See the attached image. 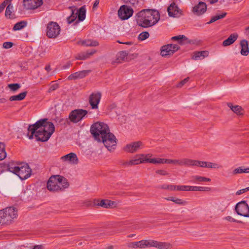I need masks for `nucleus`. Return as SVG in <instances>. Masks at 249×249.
<instances>
[{"label": "nucleus", "instance_id": "nucleus-1", "mask_svg": "<svg viewBox=\"0 0 249 249\" xmlns=\"http://www.w3.org/2000/svg\"><path fill=\"white\" fill-rule=\"evenodd\" d=\"M90 132L95 139L102 142L109 151L114 150L116 146V139L115 136L110 132L107 125L104 123H96L92 125Z\"/></svg>", "mask_w": 249, "mask_h": 249}, {"label": "nucleus", "instance_id": "nucleus-2", "mask_svg": "<svg viewBox=\"0 0 249 249\" xmlns=\"http://www.w3.org/2000/svg\"><path fill=\"white\" fill-rule=\"evenodd\" d=\"M47 121V119H41L35 124L30 125L27 134L29 139H32L35 135L37 141H47L54 132L55 128L52 123Z\"/></svg>", "mask_w": 249, "mask_h": 249}, {"label": "nucleus", "instance_id": "nucleus-3", "mask_svg": "<svg viewBox=\"0 0 249 249\" xmlns=\"http://www.w3.org/2000/svg\"><path fill=\"white\" fill-rule=\"evenodd\" d=\"M160 18V15L158 11L144 9L137 14L136 21L139 26L147 28L155 25Z\"/></svg>", "mask_w": 249, "mask_h": 249}, {"label": "nucleus", "instance_id": "nucleus-4", "mask_svg": "<svg viewBox=\"0 0 249 249\" xmlns=\"http://www.w3.org/2000/svg\"><path fill=\"white\" fill-rule=\"evenodd\" d=\"M7 170L17 175L21 180L30 177L32 172V170L27 163H17L14 161L10 162L7 164Z\"/></svg>", "mask_w": 249, "mask_h": 249}, {"label": "nucleus", "instance_id": "nucleus-5", "mask_svg": "<svg viewBox=\"0 0 249 249\" xmlns=\"http://www.w3.org/2000/svg\"><path fill=\"white\" fill-rule=\"evenodd\" d=\"M69 186V183L68 180L60 175L52 176L47 183L48 190L53 192L63 191L65 189L68 188Z\"/></svg>", "mask_w": 249, "mask_h": 249}, {"label": "nucleus", "instance_id": "nucleus-6", "mask_svg": "<svg viewBox=\"0 0 249 249\" xmlns=\"http://www.w3.org/2000/svg\"><path fill=\"white\" fill-rule=\"evenodd\" d=\"M18 216L16 208L9 207L0 210V224H9Z\"/></svg>", "mask_w": 249, "mask_h": 249}, {"label": "nucleus", "instance_id": "nucleus-7", "mask_svg": "<svg viewBox=\"0 0 249 249\" xmlns=\"http://www.w3.org/2000/svg\"><path fill=\"white\" fill-rule=\"evenodd\" d=\"M71 11V15L67 18L68 24L74 22V24H77L85 19L86 10L85 6L81 7L78 10L75 9Z\"/></svg>", "mask_w": 249, "mask_h": 249}, {"label": "nucleus", "instance_id": "nucleus-8", "mask_svg": "<svg viewBox=\"0 0 249 249\" xmlns=\"http://www.w3.org/2000/svg\"><path fill=\"white\" fill-rule=\"evenodd\" d=\"M60 27L56 22L50 21L47 26L46 35L50 38H55L60 33Z\"/></svg>", "mask_w": 249, "mask_h": 249}, {"label": "nucleus", "instance_id": "nucleus-9", "mask_svg": "<svg viewBox=\"0 0 249 249\" xmlns=\"http://www.w3.org/2000/svg\"><path fill=\"white\" fill-rule=\"evenodd\" d=\"M88 114L86 110L82 109H77L71 111L69 115L70 121L76 123L82 120L83 118Z\"/></svg>", "mask_w": 249, "mask_h": 249}, {"label": "nucleus", "instance_id": "nucleus-10", "mask_svg": "<svg viewBox=\"0 0 249 249\" xmlns=\"http://www.w3.org/2000/svg\"><path fill=\"white\" fill-rule=\"evenodd\" d=\"M133 12L132 7H129L124 4L122 5L118 10V15L122 20L127 19L132 16Z\"/></svg>", "mask_w": 249, "mask_h": 249}, {"label": "nucleus", "instance_id": "nucleus-11", "mask_svg": "<svg viewBox=\"0 0 249 249\" xmlns=\"http://www.w3.org/2000/svg\"><path fill=\"white\" fill-rule=\"evenodd\" d=\"M235 211L238 215L249 217V206L245 201H242L236 204Z\"/></svg>", "mask_w": 249, "mask_h": 249}, {"label": "nucleus", "instance_id": "nucleus-12", "mask_svg": "<svg viewBox=\"0 0 249 249\" xmlns=\"http://www.w3.org/2000/svg\"><path fill=\"white\" fill-rule=\"evenodd\" d=\"M143 146V143L141 141H136L127 144L124 147V150L127 153H134L142 149Z\"/></svg>", "mask_w": 249, "mask_h": 249}, {"label": "nucleus", "instance_id": "nucleus-13", "mask_svg": "<svg viewBox=\"0 0 249 249\" xmlns=\"http://www.w3.org/2000/svg\"><path fill=\"white\" fill-rule=\"evenodd\" d=\"M179 47L176 44H168L163 46L161 48V55L162 56H167L173 54L175 52L179 49Z\"/></svg>", "mask_w": 249, "mask_h": 249}, {"label": "nucleus", "instance_id": "nucleus-14", "mask_svg": "<svg viewBox=\"0 0 249 249\" xmlns=\"http://www.w3.org/2000/svg\"><path fill=\"white\" fill-rule=\"evenodd\" d=\"M43 0H23V6L27 9H35L43 3Z\"/></svg>", "mask_w": 249, "mask_h": 249}, {"label": "nucleus", "instance_id": "nucleus-15", "mask_svg": "<svg viewBox=\"0 0 249 249\" xmlns=\"http://www.w3.org/2000/svg\"><path fill=\"white\" fill-rule=\"evenodd\" d=\"M206 3L199 1V3L195 5L192 10L193 13L196 16H199L204 14L207 9Z\"/></svg>", "mask_w": 249, "mask_h": 249}, {"label": "nucleus", "instance_id": "nucleus-16", "mask_svg": "<svg viewBox=\"0 0 249 249\" xmlns=\"http://www.w3.org/2000/svg\"><path fill=\"white\" fill-rule=\"evenodd\" d=\"M101 94L98 92L97 93H92L89 99V102L93 109L98 108V104L100 101Z\"/></svg>", "mask_w": 249, "mask_h": 249}, {"label": "nucleus", "instance_id": "nucleus-17", "mask_svg": "<svg viewBox=\"0 0 249 249\" xmlns=\"http://www.w3.org/2000/svg\"><path fill=\"white\" fill-rule=\"evenodd\" d=\"M91 71V70H83L77 71L69 75L68 77V79L69 80H75L78 79L83 78L88 75Z\"/></svg>", "mask_w": 249, "mask_h": 249}, {"label": "nucleus", "instance_id": "nucleus-18", "mask_svg": "<svg viewBox=\"0 0 249 249\" xmlns=\"http://www.w3.org/2000/svg\"><path fill=\"white\" fill-rule=\"evenodd\" d=\"M172 40H176L181 45L186 44H195L196 41L194 40H190L184 35H179L172 37Z\"/></svg>", "mask_w": 249, "mask_h": 249}, {"label": "nucleus", "instance_id": "nucleus-19", "mask_svg": "<svg viewBox=\"0 0 249 249\" xmlns=\"http://www.w3.org/2000/svg\"><path fill=\"white\" fill-rule=\"evenodd\" d=\"M63 161H68L73 164H77L78 163V159L76 154L70 153L61 158Z\"/></svg>", "mask_w": 249, "mask_h": 249}, {"label": "nucleus", "instance_id": "nucleus-20", "mask_svg": "<svg viewBox=\"0 0 249 249\" xmlns=\"http://www.w3.org/2000/svg\"><path fill=\"white\" fill-rule=\"evenodd\" d=\"M167 11L170 17H176L180 14L178 7L174 2L172 3L168 7Z\"/></svg>", "mask_w": 249, "mask_h": 249}, {"label": "nucleus", "instance_id": "nucleus-21", "mask_svg": "<svg viewBox=\"0 0 249 249\" xmlns=\"http://www.w3.org/2000/svg\"><path fill=\"white\" fill-rule=\"evenodd\" d=\"M238 35L237 33L231 34L229 37L225 40L223 43V46H228L233 44L238 38Z\"/></svg>", "mask_w": 249, "mask_h": 249}, {"label": "nucleus", "instance_id": "nucleus-22", "mask_svg": "<svg viewBox=\"0 0 249 249\" xmlns=\"http://www.w3.org/2000/svg\"><path fill=\"white\" fill-rule=\"evenodd\" d=\"M241 50L240 52L242 55L247 56L249 53L248 42L246 40H242L240 42Z\"/></svg>", "mask_w": 249, "mask_h": 249}, {"label": "nucleus", "instance_id": "nucleus-23", "mask_svg": "<svg viewBox=\"0 0 249 249\" xmlns=\"http://www.w3.org/2000/svg\"><path fill=\"white\" fill-rule=\"evenodd\" d=\"M208 52L205 51L196 52L192 56V59L194 60H201L208 56Z\"/></svg>", "mask_w": 249, "mask_h": 249}, {"label": "nucleus", "instance_id": "nucleus-24", "mask_svg": "<svg viewBox=\"0 0 249 249\" xmlns=\"http://www.w3.org/2000/svg\"><path fill=\"white\" fill-rule=\"evenodd\" d=\"M78 43L85 46L95 47L99 45V43L98 41L91 39H86L84 40H81L79 41Z\"/></svg>", "mask_w": 249, "mask_h": 249}, {"label": "nucleus", "instance_id": "nucleus-25", "mask_svg": "<svg viewBox=\"0 0 249 249\" xmlns=\"http://www.w3.org/2000/svg\"><path fill=\"white\" fill-rule=\"evenodd\" d=\"M155 248L158 249H171L172 248V245L167 242L156 241Z\"/></svg>", "mask_w": 249, "mask_h": 249}, {"label": "nucleus", "instance_id": "nucleus-26", "mask_svg": "<svg viewBox=\"0 0 249 249\" xmlns=\"http://www.w3.org/2000/svg\"><path fill=\"white\" fill-rule=\"evenodd\" d=\"M156 240H142V249L150 247H156Z\"/></svg>", "mask_w": 249, "mask_h": 249}, {"label": "nucleus", "instance_id": "nucleus-27", "mask_svg": "<svg viewBox=\"0 0 249 249\" xmlns=\"http://www.w3.org/2000/svg\"><path fill=\"white\" fill-rule=\"evenodd\" d=\"M165 199L168 201H173L175 203L179 205L185 206L187 204V201H186L185 200L173 196L166 197L165 198Z\"/></svg>", "mask_w": 249, "mask_h": 249}, {"label": "nucleus", "instance_id": "nucleus-28", "mask_svg": "<svg viewBox=\"0 0 249 249\" xmlns=\"http://www.w3.org/2000/svg\"><path fill=\"white\" fill-rule=\"evenodd\" d=\"M123 2L129 7L136 8L140 6L139 0H123Z\"/></svg>", "mask_w": 249, "mask_h": 249}, {"label": "nucleus", "instance_id": "nucleus-29", "mask_svg": "<svg viewBox=\"0 0 249 249\" xmlns=\"http://www.w3.org/2000/svg\"><path fill=\"white\" fill-rule=\"evenodd\" d=\"M191 181L193 182H210L211 180L210 178L199 176H193L191 177Z\"/></svg>", "mask_w": 249, "mask_h": 249}, {"label": "nucleus", "instance_id": "nucleus-30", "mask_svg": "<svg viewBox=\"0 0 249 249\" xmlns=\"http://www.w3.org/2000/svg\"><path fill=\"white\" fill-rule=\"evenodd\" d=\"M114 202L111 200L102 199L98 204V205L100 206H101L103 208H111L112 206L114 205Z\"/></svg>", "mask_w": 249, "mask_h": 249}, {"label": "nucleus", "instance_id": "nucleus-31", "mask_svg": "<svg viewBox=\"0 0 249 249\" xmlns=\"http://www.w3.org/2000/svg\"><path fill=\"white\" fill-rule=\"evenodd\" d=\"M227 15L226 12H221L220 14H217L216 15L212 17L210 20L207 22L208 24H211L218 19L224 18Z\"/></svg>", "mask_w": 249, "mask_h": 249}, {"label": "nucleus", "instance_id": "nucleus-32", "mask_svg": "<svg viewBox=\"0 0 249 249\" xmlns=\"http://www.w3.org/2000/svg\"><path fill=\"white\" fill-rule=\"evenodd\" d=\"M27 93V91H24L18 95L12 96L9 98V100L10 101H21L25 98Z\"/></svg>", "mask_w": 249, "mask_h": 249}, {"label": "nucleus", "instance_id": "nucleus-33", "mask_svg": "<svg viewBox=\"0 0 249 249\" xmlns=\"http://www.w3.org/2000/svg\"><path fill=\"white\" fill-rule=\"evenodd\" d=\"M13 10V6L11 3H8V6H7L5 12V16L6 18H13L14 15H12V12Z\"/></svg>", "mask_w": 249, "mask_h": 249}, {"label": "nucleus", "instance_id": "nucleus-34", "mask_svg": "<svg viewBox=\"0 0 249 249\" xmlns=\"http://www.w3.org/2000/svg\"><path fill=\"white\" fill-rule=\"evenodd\" d=\"M195 160L187 158L181 159V166H195Z\"/></svg>", "mask_w": 249, "mask_h": 249}, {"label": "nucleus", "instance_id": "nucleus-35", "mask_svg": "<svg viewBox=\"0 0 249 249\" xmlns=\"http://www.w3.org/2000/svg\"><path fill=\"white\" fill-rule=\"evenodd\" d=\"M27 23L25 21H21L15 24L13 27V30H20L27 26Z\"/></svg>", "mask_w": 249, "mask_h": 249}, {"label": "nucleus", "instance_id": "nucleus-36", "mask_svg": "<svg viewBox=\"0 0 249 249\" xmlns=\"http://www.w3.org/2000/svg\"><path fill=\"white\" fill-rule=\"evenodd\" d=\"M7 156L5 151V145L4 143L0 142V160H4Z\"/></svg>", "mask_w": 249, "mask_h": 249}, {"label": "nucleus", "instance_id": "nucleus-37", "mask_svg": "<svg viewBox=\"0 0 249 249\" xmlns=\"http://www.w3.org/2000/svg\"><path fill=\"white\" fill-rule=\"evenodd\" d=\"M127 247L132 249H142V240L138 242H133L127 244Z\"/></svg>", "mask_w": 249, "mask_h": 249}, {"label": "nucleus", "instance_id": "nucleus-38", "mask_svg": "<svg viewBox=\"0 0 249 249\" xmlns=\"http://www.w3.org/2000/svg\"><path fill=\"white\" fill-rule=\"evenodd\" d=\"M120 164L124 167H127L136 165L133 160H131L128 161L121 160L120 161Z\"/></svg>", "mask_w": 249, "mask_h": 249}, {"label": "nucleus", "instance_id": "nucleus-39", "mask_svg": "<svg viewBox=\"0 0 249 249\" xmlns=\"http://www.w3.org/2000/svg\"><path fill=\"white\" fill-rule=\"evenodd\" d=\"M148 155H145V154H137V157H139L140 159V161H142L141 163H143L144 162H149L150 163V161L151 159L148 158Z\"/></svg>", "mask_w": 249, "mask_h": 249}, {"label": "nucleus", "instance_id": "nucleus-40", "mask_svg": "<svg viewBox=\"0 0 249 249\" xmlns=\"http://www.w3.org/2000/svg\"><path fill=\"white\" fill-rule=\"evenodd\" d=\"M166 159L161 158H152L151 159L150 163L153 164H163L165 163Z\"/></svg>", "mask_w": 249, "mask_h": 249}, {"label": "nucleus", "instance_id": "nucleus-41", "mask_svg": "<svg viewBox=\"0 0 249 249\" xmlns=\"http://www.w3.org/2000/svg\"><path fill=\"white\" fill-rule=\"evenodd\" d=\"M221 166L216 163L206 162L205 168L218 169Z\"/></svg>", "mask_w": 249, "mask_h": 249}, {"label": "nucleus", "instance_id": "nucleus-42", "mask_svg": "<svg viewBox=\"0 0 249 249\" xmlns=\"http://www.w3.org/2000/svg\"><path fill=\"white\" fill-rule=\"evenodd\" d=\"M89 58L88 53L83 52L77 54L75 56V59L78 60H85Z\"/></svg>", "mask_w": 249, "mask_h": 249}, {"label": "nucleus", "instance_id": "nucleus-43", "mask_svg": "<svg viewBox=\"0 0 249 249\" xmlns=\"http://www.w3.org/2000/svg\"><path fill=\"white\" fill-rule=\"evenodd\" d=\"M249 168L243 169L242 167H238L235 169L233 171V174L235 175L237 174H241L243 173H249Z\"/></svg>", "mask_w": 249, "mask_h": 249}, {"label": "nucleus", "instance_id": "nucleus-44", "mask_svg": "<svg viewBox=\"0 0 249 249\" xmlns=\"http://www.w3.org/2000/svg\"><path fill=\"white\" fill-rule=\"evenodd\" d=\"M181 159H178V160L166 159L165 163H168V164L172 163L175 165H178L181 166Z\"/></svg>", "mask_w": 249, "mask_h": 249}, {"label": "nucleus", "instance_id": "nucleus-45", "mask_svg": "<svg viewBox=\"0 0 249 249\" xmlns=\"http://www.w3.org/2000/svg\"><path fill=\"white\" fill-rule=\"evenodd\" d=\"M8 87L13 91H16L20 88V85L18 83L10 84L8 85Z\"/></svg>", "mask_w": 249, "mask_h": 249}, {"label": "nucleus", "instance_id": "nucleus-46", "mask_svg": "<svg viewBox=\"0 0 249 249\" xmlns=\"http://www.w3.org/2000/svg\"><path fill=\"white\" fill-rule=\"evenodd\" d=\"M149 36V34L147 32H143L141 33L138 36V39L140 40L143 41L147 38H148Z\"/></svg>", "mask_w": 249, "mask_h": 249}, {"label": "nucleus", "instance_id": "nucleus-47", "mask_svg": "<svg viewBox=\"0 0 249 249\" xmlns=\"http://www.w3.org/2000/svg\"><path fill=\"white\" fill-rule=\"evenodd\" d=\"M206 162V161L195 160V163L194 166H197V167L205 168Z\"/></svg>", "mask_w": 249, "mask_h": 249}, {"label": "nucleus", "instance_id": "nucleus-48", "mask_svg": "<svg viewBox=\"0 0 249 249\" xmlns=\"http://www.w3.org/2000/svg\"><path fill=\"white\" fill-rule=\"evenodd\" d=\"M234 113L237 114H241L242 108L239 106H235L231 109Z\"/></svg>", "mask_w": 249, "mask_h": 249}, {"label": "nucleus", "instance_id": "nucleus-49", "mask_svg": "<svg viewBox=\"0 0 249 249\" xmlns=\"http://www.w3.org/2000/svg\"><path fill=\"white\" fill-rule=\"evenodd\" d=\"M178 191H189V186L187 185H178L177 187Z\"/></svg>", "mask_w": 249, "mask_h": 249}, {"label": "nucleus", "instance_id": "nucleus-50", "mask_svg": "<svg viewBox=\"0 0 249 249\" xmlns=\"http://www.w3.org/2000/svg\"><path fill=\"white\" fill-rule=\"evenodd\" d=\"M13 45V43L11 42H5L3 44V47L5 49H9Z\"/></svg>", "mask_w": 249, "mask_h": 249}, {"label": "nucleus", "instance_id": "nucleus-51", "mask_svg": "<svg viewBox=\"0 0 249 249\" xmlns=\"http://www.w3.org/2000/svg\"><path fill=\"white\" fill-rule=\"evenodd\" d=\"M225 219L227 220V221L231 222L241 223V221L237 220L230 216H228L226 217Z\"/></svg>", "mask_w": 249, "mask_h": 249}, {"label": "nucleus", "instance_id": "nucleus-52", "mask_svg": "<svg viewBox=\"0 0 249 249\" xmlns=\"http://www.w3.org/2000/svg\"><path fill=\"white\" fill-rule=\"evenodd\" d=\"M189 77H187L184 79L183 80L180 82V83L178 85L177 87L178 88H181L189 80Z\"/></svg>", "mask_w": 249, "mask_h": 249}, {"label": "nucleus", "instance_id": "nucleus-53", "mask_svg": "<svg viewBox=\"0 0 249 249\" xmlns=\"http://www.w3.org/2000/svg\"><path fill=\"white\" fill-rule=\"evenodd\" d=\"M156 173L161 176H166L168 174L166 171L163 170H158L156 171Z\"/></svg>", "mask_w": 249, "mask_h": 249}, {"label": "nucleus", "instance_id": "nucleus-54", "mask_svg": "<svg viewBox=\"0 0 249 249\" xmlns=\"http://www.w3.org/2000/svg\"><path fill=\"white\" fill-rule=\"evenodd\" d=\"M58 88V85L57 84H54L51 86L49 89V92H51L55 90Z\"/></svg>", "mask_w": 249, "mask_h": 249}, {"label": "nucleus", "instance_id": "nucleus-55", "mask_svg": "<svg viewBox=\"0 0 249 249\" xmlns=\"http://www.w3.org/2000/svg\"><path fill=\"white\" fill-rule=\"evenodd\" d=\"M249 191V189L246 188L243 189H241L236 192V195L237 196L240 195Z\"/></svg>", "mask_w": 249, "mask_h": 249}, {"label": "nucleus", "instance_id": "nucleus-56", "mask_svg": "<svg viewBox=\"0 0 249 249\" xmlns=\"http://www.w3.org/2000/svg\"><path fill=\"white\" fill-rule=\"evenodd\" d=\"M120 57L121 59L124 60L125 58V57L127 55V53L126 51H122L120 53Z\"/></svg>", "mask_w": 249, "mask_h": 249}, {"label": "nucleus", "instance_id": "nucleus-57", "mask_svg": "<svg viewBox=\"0 0 249 249\" xmlns=\"http://www.w3.org/2000/svg\"><path fill=\"white\" fill-rule=\"evenodd\" d=\"M133 160L134 162L136 163V165H138L141 163L142 161H140V159L139 158V157H137V155L135 156Z\"/></svg>", "mask_w": 249, "mask_h": 249}, {"label": "nucleus", "instance_id": "nucleus-58", "mask_svg": "<svg viewBox=\"0 0 249 249\" xmlns=\"http://www.w3.org/2000/svg\"><path fill=\"white\" fill-rule=\"evenodd\" d=\"M177 186L173 185H168L167 186V189L171 191L177 190Z\"/></svg>", "mask_w": 249, "mask_h": 249}, {"label": "nucleus", "instance_id": "nucleus-59", "mask_svg": "<svg viewBox=\"0 0 249 249\" xmlns=\"http://www.w3.org/2000/svg\"><path fill=\"white\" fill-rule=\"evenodd\" d=\"M210 188L208 187H204L198 186V191H204L210 190Z\"/></svg>", "mask_w": 249, "mask_h": 249}, {"label": "nucleus", "instance_id": "nucleus-60", "mask_svg": "<svg viewBox=\"0 0 249 249\" xmlns=\"http://www.w3.org/2000/svg\"><path fill=\"white\" fill-rule=\"evenodd\" d=\"M96 50H94V49H92L91 50H89V51H87V53H88V55L89 56V57L90 56L92 55V54H93L94 53H96Z\"/></svg>", "mask_w": 249, "mask_h": 249}, {"label": "nucleus", "instance_id": "nucleus-61", "mask_svg": "<svg viewBox=\"0 0 249 249\" xmlns=\"http://www.w3.org/2000/svg\"><path fill=\"white\" fill-rule=\"evenodd\" d=\"M189 191H198V186H189Z\"/></svg>", "mask_w": 249, "mask_h": 249}, {"label": "nucleus", "instance_id": "nucleus-62", "mask_svg": "<svg viewBox=\"0 0 249 249\" xmlns=\"http://www.w3.org/2000/svg\"><path fill=\"white\" fill-rule=\"evenodd\" d=\"M71 62H68L66 64L62 66V68L63 69H68L69 68H70V67L71 66Z\"/></svg>", "mask_w": 249, "mask_h": 249}, {"label": "nucleus", "instance_id": "nucleus-63", "mask_svg": "<svg viewBox=\"0 0 249 249\" xmlns=\"http://www.w3.org/2000/svg\"><path fill=\"white\" fill-rule=\"evenodd\" d=\"M12 0H4L1 4H4V7H5L8 3H11V2Z\"/></svg>", "mask_w": 249, "mask_h": 249}, {"label": "nucleus", "instance_id": "nucleus-64", "mask_svg": "<svg viewBox=\"0 0 249 249\" xmlns=\"http://www.w3.org/2000/svg\"><path fill=\"white\" fill-rule=\"evenodd\" d=\"M33 249H43V246L42 245H36L35 246Z\"/></svg>", "mask_w": 249, "mask_h": 249}]
</instances>
